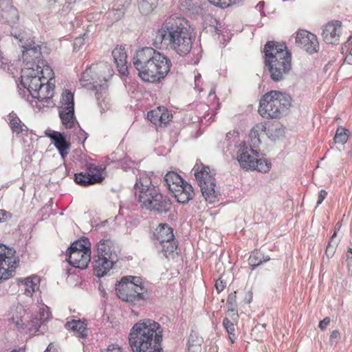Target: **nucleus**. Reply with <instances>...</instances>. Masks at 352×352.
Returning a JSON list of instances; mask_svg holds the SVG:
<instances>
[{
    "label": "nucleus",
    "instance_id": "nucleus-1",
    "mask_svg": "<svg viewBox=\"0 0 352 352\" xmlns=\"http://www.w3.org/2000/svg\"><path fill=\"white\" fill-rule=\"evenodd\" d=\"M153 44L157 48L173 50L181 56L188 54L192 38L187 21L176 16L167 18L156 32Z\"/></svg>",
    "mask_w": 352,
    "mask_h": 352
},
{
    "label": "nucleus",
    "instance_id": "nucleus-2",
    "mask_svg": "<svg viewBox=\"0 0 352 352\" xmlns=\"http://www.w3.org/2000/svg\"><path fill=\"white\" fill-rule=\"evenodd\" d=\"M133 64L138 76L146 82H157L164 79L171 67V61L152 47H142L133 56Z\"/></svg>",
    "mask_w": 352,
    "mask_h": 352
},
{
    "label": "nucleus",
    "instance_id": "nucleus-3",
    "mask_svg": "<svg viewBox=\"0 0 352 352\" xmlns=\"http://www.w3.org/2000/svg\"><path fill=\"white\" fill-rule=\"evenodd\" d=\"M44 72L52 74L49 66L43 69H35L32 67H25L21 72V83L23 88L19 86V94L22 98L30 100V97L36 99L40 102H47L54 96V85L49 83Z\"/></svg>",
    "mask_w": 352,
    "mask_h": 352
},
{
    "label": "nucleus",
    "instance_id": "nucleus-4",
    "mask_svg": "<svg viewBox=\"0 0 352 352\" xmlns=\"http://www.w3.org/2000/svg\"><path fill=\"white\" fill-rule=\"evenodd\" d=\"M162 340L160 324L150 319L135 323L129 336L133 352H162Z\"/></svg>",
    "mask_w": 352,
    "mask_h": 352
},
{
    "label": "nucleus",
    "instance_id": "nucleus-5",
    "mask_svg": "<svg viewBox=\"0 0 352 352\" xmlns=\"http://www.w3.org/2000/svg\"><path fill=\"white\" fill-rule=\"evenodd\" d=\"M135 195L142 208L159 214L166 213L171 208V201L155 186L151 177L141 173L134 186Z\"/></svg>",
    "mask_w": 352,
    "mask_h": 352
},
{
    "label": "nucleus",
    "instance_id": "nucleus-6",
    "mask_svg": "<svg viewBox=\"0 0 352 352\" xmlns=\"http://www.w3.org/2000/svg\"><path fill=\"white\" fill-rule=\"evenodd\" d=\"M113 69L106 62L91 65L81 76L80 85L88 89L96 91V97L98 105L102 111L109 108V103L105 101L107 82L113 75Z\"/></svg>",
    "mask_w": 352,
    "mask_h": 352
},
{
    "label": "nucleus",
    "instance_id": "nucleus-7",
    "mask_svg": "<svg viewBox=\"0 0 352 352\" xmlns=\"http://www.w3.org/2000/svg\"><path fill=\"white\" fill-rule=\"evenodd\" d=\"M265 65L267 67L271 78L280 81L291 69V54L284 44L268 41L263 50Z\"/></svg>",
    "mask_w": 352,
    "mask_h": 352
},
{
    "label": "nucleus",
    "instance_id": "nucleus-8",
    "mask_svg": "<svg viewBox=\"0 0 352 352\" xmlns=\"http://www.w3.org/2000/svg\"><path fill=\"white\" fill-rule=\"evenodd\" d=\"M291 102L292 98L289 94L272 90L261 98L258 113L263 118H278L287 113Z\"/></svg>",
    "mask_w": 352,
    "mask_h": 352
},
{
    "label": "nucleus",
    "instance_id": "nucleus-9",
    "mask_svg": "<svg viewBox=\"0 0 352 352\" xmlns=\"http://www.w3.org/2000/svg\"><path fill=\"white\" fill-rule=\"evenodd\" d=\"M97 254L93 262L95 275L104 276L118 261L114 243L110 239H101L96 245Z\"/></svg>",
    "mask_w": 352,
    "mask_h": 352
},
{
    "label": "nucleus",
    "instance_id": "nucleus-10",
    "mask_svg": "<svg viewBox=\"0 0 352 352\" xmlns=\"http://www.w3.org/2000/svg\"><path fill=\"white\" fill-rule=\"evenodd\" d=\"M117 296L124 301L133 305H141L145 299L146 289L138 276H123L116 287Z\"/></svg>",
    "mask_w": 352,
    "mask_h": 352
},
{
    "label": "nucleus",
    "instance_id": "nucleus-11",
    "mask_svg": "<svg viewBox=\"0 0 352 352\" xmlns=\"http://www.w3.org/2000/svg\"><path fill=\"white\" fill-rule=\"evenodd\" d=\"M258 157V152L253 148H250L245 144L240 146L237 152V160L243 169L256 170L259 172L267 173L271 168V163Z\"/></svg>",
    "mask_w": 352,
    "mask_h": 352
},
{
    "label": "nucleus",
    "instance_id": "nucleus-12",
    "mask_svg": "<svg viewBox=\"0 0 352 352\" xmlns=\"http://www.w3.org/2000/svg\"><path fill=\"white\" fill-rule=\"evenodd\" d=\"M194 170L203 196L211 203L215 201L218 193L215 190V179L210 173L209 167L197 164Z\"/></svg>",
    "mask_w": 352,
    "mask_h": 352
},
{
    "label": "nucleus",
    "instance_id": "nucleus-13",
    "mask_svg": "<svg viewBox=\"0 0 352 352\" xmlns=\"http://www.w3.org/2000/svg\"><path fill=\"white\" fill-rule=\"evenodd\" d=\"M154 236L156 244L159 243V248L166 257L174 256L177 249V243L172 228L166 223L160 224L155 230Z\"/></svg>",
    "mask_w": 352,
    "mask_h": 352
},
{
    "label": "nucleus",
    "instance_id": "nucleus-14",
    "mask_svg": "<svg viewBox=\"0 0 352 352\" xmlns=\"http://www.w3.org/2000/svg\"><path fill=\"white\" fill-rule=\"evenodd\" d=\"M18 263L15 250L0 244V281L12 276Z\"/></svg>",
    "mask_w": 352,
    "mask_h": 352
},
{
    "label": "nucleus",
    "instance_id": "nucleus-15",
    "mask_svg": "<svg viewBox=\"0 0 352 352\" xmlns=\"http://www.w3.org/2000/svg\"><path fill=\"white\" fill-rule=\"evenodd\" d=\"M62 106L59 107V116L63 125L67 129L73 128L77 123L74 116V95L71 91H66L62 96Z\"/></svg>",
    "mask_w": 352,
    "mask_h": 352
},
{
    "label": "nucleus",
    "instance_id": "nucleus-16",
    "mask_svg": "<svg viewBox=\"0 0 352 352\" xmlns=\"http://www.w3.org/2000/svg\"><path fill=\"white\" fill-rule=\"evenodd\" d=\"M23 48L22 58L26 63V67L36 66V69H42L44 65L42 58L41 45L31 41L21 45Z\"/></svg>",
    "mask_w": 352,
    "mask_h": 352
},
{
    "label": "nucleus",
    "instance_id": "nucleus-17",
    "mask_svg": "<svg viewBox=\"0 0 352 352\" xmlns=\"http://www.w3.org/2000/svg\"><path fill=\"white\" fill-rule=\"evenodd\" d=\"M296 43L309 54L315 53L319 49V43L316 36L305 30L297 32Z\"/></svg>",
    "mask_w": 352,
    "mask_h": 352
},
{
    "label": "nucleus",
    "instance_id": "nucleus-18",
    "mask_svg": "<svg viewBox=\"0 0 352 352\" xmlns=\"http://www.w3.org/2000/svg\"><path fill=\"white\" fill-rule=\"evenodd\" d=\"M342 34V22L338 20L327 23L322 28V36L327 44L337 45Z\"/></svg>",
    "mask_w": 352,
    "mask_h": 352
},
{
    "label": "nucleus",
    "instance_id": "nucleus-19",
    "mask_svg": "<svg viewBox=\"0 0 352 352\" xmlns=\"http://www.w3.org/2000/svg\"><path fill=\"white\" fill-rule=\"evenodd\" d=\"M67 256H68L67 261L72 266L84 270L87 267L91 261V250L87 252L68 251Z\"/></svg>",
    "mask_w": 352,
    "mask_h": 352
},
{
    "label": "nucleus",
    "instance_id": "nucleus-20",
    "mask_svg": "<svg viewBox=\"0 0 352 352\" xmlns=\"http://www.w3.org/2000/svg\"><path fill=\"white\" fill-rule=\"evenodd\" d=\"M89 173H79L75 174V182L82 186L95 184L102 181L103 177L100 173H94L96 170V166L94 164L87 166Z\"/></svg>",
    "mask_w": 352,
    "mask_h": 352
},
{
    "label": "nucleus",
    "instance_id": "nucleus-21",
    "mask_svg": "<svg viewBox=\"0 0 352 352\" xmlns=\"http://www.w3.org/2000/svg\"><path fill=\"white\" fill-rule=\"evenodd\" d=\"M19 19L17 10L9 0L0 1V21L3 23H13Z\"/></svg>",
    "mask_w": 352,
    "mask_h": 352
},
{
    "label": "nucleus",
    "instance_id": "nucleus-22",
    "mask_svg": "<svg viewBox=\"0 0 352 352\" xmlns=\"http://www.w3.org/2000/svg\"><path fill=\"white\" fill-rule=\"evenodd\" d=\"M148 119L156 126H166L170 120L172 116L167 109L164 107H159L154 110L149 111L147 114Z\"/></svg>",
    "mask_w": 352,
    "mask_h": 352
},
{
    "label": "nucleus",
    "instance_id": "nucleus-23",
    "mask_svg": "<svg viewBox=\"0 0 352 352\" xmlns=\"http://www.w3.org/2000/svg\"><path fill=\"white\" fill-rule=\"evenodd\" d=\"M170 192L173 194L177 201L180 204L188 203L191 199H192L194 194L192 186L185 181L183 184L179 185L177 188H173Z\"/></svg>",
    "mask_w": 352,
    "mask_h": 352
},
{
    "label": "nucleus",
    "instance_id": "nucleus-24",
    "mask_svg": "<svg viewBox=\"0 0 352 352\" xmlns=\"http://www.w3.org/2000/svg\"><path fill=\"white\" fill-rule=\"evenodd\" d=\"M112 56L117 65L118 72L122 75L128 74V66L126 62V54L124 48L116 47L112 52Z\"/></svg>",
    "mask_w": 352,
    "mask_h": 352
},
{
    "label": "nucleus",
    "instance_id": "nucleus-25",
    "mask_svg": "<svg viewBox=\"0 0 352 352\" xmlns=\"http://www.w3.org/2000/svg\"><path fill=\"white\" fill-rule=\"evenodd\" d=\"M48 136L54 141L55 147L58 150L60 155L64 157L68 154L67 150L70 147V144L66 140L63 133L54 131Z\"/></svg>",
    "mask_w": 352,
    "mask_h": 352
},
{
    "label": "nucleus",
    "instance_id": "nucleus-26",
    "mask_svg": "<svg viewBox=\"0 0 352 352\" xmlns=\"http://www.w3.org/2000/svg\"><path fill=\"white\" fill-rule=\"evenodd\" d=\"M179 7L183 12L192 15L201 14L202 10L198 0H180Z\"/></svg>",
    "mask_w": 352,
    "mask_h": 352
},
{
    "label": "nucleus",
    "instance_id": "nucleus-27",
    "mask_svg": "<svg viewBox=\"0 0 352 352\" xmlns=\"http://www.w3.org/2000/svg\"><path fill=\"white\" fill-rule=\"evenodd\" d=\"M87 324L80 320H72L65 324V327L72 331L75 334L81 338H86L87 336Z\"/></svg>",
    "mask_w": 352,
    "mask_h": 352
},
{
    "label": "nucleus",
    "instance_id": "nucleus-28",
    "mask_svg": "<svg viewBox=\"0 0 352 352\" xmlns=\"http://www.w3.org/2000/svg\"><path fill=\"white\" fill-rule=\"evenodd\" d=\"M184 180L177 173L171 171L166 174L164 177V184L170 192L173 188H177L179 185L183 184Z\"/></svg>",
    "mask_w": 352,
    "mask_h": 352
},
{
    "label": "nucleus",
    "instance_id": "nucleus-29",
    "mask_svg": "<svg viewBox=\"0 0 352 352\" xmlns=\"http://www.w3.org/2000/svg\"><path fill=\"white\" fill-rule=\"evenodd\" d=\"M270 259L269 256H265L259 250H254L251 253L248 261L251 269L253 270L256 267L261 265L263 263L268 261Z\"/></svg>",
    "mask_w": 352,
    "mask_h": 352
},
{
    "label": "nucleus",
    "instance_id": "nucleus-30",
    "mask_svg": "<svg viewBox=\"0 0 352 352\" xmlns=\"http://www.w3.org/2000/svg\"><path fill=\"white\" fill-rule=\"evenodd\" d=\"M265 126L262 123L255 125L249 134L250 139V148H256L261 144V140L259 138V133L265 131Z\"/></svg>",
    "mask_w": 352,
    "mask_h": 352
},
{
    "label": "nucleus",
    "instance_id": "nucleus-31",
    "mask_svg": "<svg viewBox=\"0 0 352 352\" xmlns=\"http://www.w3.org/2000/svg\"><path fill=\"white\" fill-rule=\"evenodd\" d=\"M8 120L13 133L19 134L27 129L26 126L22 123L19 118L14 112L8 116Z\"/></svg>",
    "mask_w": 352,
    "mask_h": 352
},
{
    "label": "nucleus",
    "instance_id": "nucleus-32",
    "mask_svg": "<svg viewBox=\"0 0 352 352\" xmlns=\"http://www.w3.org/2000/svg\"><path fill=\"white\" fill-rule=\"evenodd\" d=\"M157 6V0H138V8L141 13L147 15Z\"/></svg>",
    "mask_w": 352,
    "mask_h": 352
},
{
    "label": "nucleus",
    "instance_id": "nucleus-33",
    "mask_svg": "<svg viewBox=\"0 0 352 352\" xmlns=\"http://www.w3.org/2000/svg\"><path fill=\"white\" fill-rule=\"evenodd\" d=\"M203 339L196 333H191L188 340V352H200Z\"/></svg>",
    "mask_w": 352,
    "mask_h": 352
},
{
    "label": "nucleus",
    "instance_id": "nucleus-34",
    "mask_svg": "<svg viewBox=\"0 0 352 352\" xmlns=\"http://www.w3.org/2000/svg\"><path fill=\"white\" fill-rule=\"evenodd\" d=\"M88 250H91L90 243L87 239H82L74 242L68 251L87 252Z\"/></svg>",
    "mask_w": 352,
    "mask_h": 352
},
{
    "label": "nucleus",
    "instance_id": "nucleus-35",
    "mask_svg": "<svg viewBox=\"0 0 352 352\" xmlns=\"http://www.w3.org/2000/svg\"><path fill=\"white\" fill-rule=\"evenodd\" d=\"M347 140L348 130L341 127L338 128L334 138L335 142L337 144H344L346 142Z\"/></svg>",
    "mask_w": 352,
    "mask_h": 352
},
{
    "label": "nucleus",
    "instance_id": "nucleus-36",
    "mask_svg": "<svg viewBox=\"0 0 352 352\" xmlns=\"http://www.w3.org/2000/svg\"><path fill=\"white\" fill-rule=\"evenodd\" d=\"M223 326L226 329L231 342L234 343V340L236 338V336L234 334L235 329H234V324L228 318H225L223 320Z\"/></svg>",
    "mask_w": 352,
    "mask_h": 352
},
{
    "label": "nucleus",
    "instance_id": "nucleus-37",
    "mask_svg": "<svg viewBox=\"0 0 352 352\" xmlns=\"http://www.w3.org/2000/svg\"><path fill=\"white\" fill-rule=\"evenodd\" d=\"M336 236V232L333 233L327 246L325 254L328 257H331L333 255L338 245V241L335 239Z\"/></svg>",
    "mask_w": 352,
    "mask_h": 352
},
{
    "label": "nucleus",
    "instance_id": "nucleus-38",
    "mask_svg": "<svg viewBox=\"0 0 352 352\" xmlns=\"http://www.w3.org/2000/svg\"><path fill=\"white\" fill-rule=\"evenodd\" d=\"M36 283L32 278H28L24 280L23 286L25 287V294L27 296H32L35 290Z\"/></svg>",
    "mask_w": 352,
    "mask_h": 352
},
{
    "label": "nucleus",
    "instance_id": "nucleus-39",
    "mask_svg": "<svg viewBox=\"0 0 352 352\" xmlns=\"http://www.w3.org/2000/svg\"><path fill=\"white\" fill-rule=\"evenodd\" d=\"M10 34L22 44H24L23 41L26 38L25 33L21 29L19 30L16 27H12Z\"/></svg>",
    "mask_w": 352,
    "mask_h": 352
},
{
    "label": "nucleus",
    "instance_id": "nucleus-40",
    "mask_svg": "<svg viewBox=\"0 0 352 352\" xmlns=\"http://www.w3.org/2000/svg\"><path fill=\"white\" fill-rule=\"evenodd\" d=\"M227 302L230 305V307L228 308V313L230 315V313H232L233 315H237L236 313V295L235 293H231L229 294Z\"/></svg>",
    "mask_w": 352,
    "mask_h": 352
},
{
    "label": "nucleus",
    "instance_id": "nucleus-41",
    "mask_svg": "<svg viewBox=\"0 0 352 352\" xmlns=\"http://www.w3.org/2000/svg\"><path fill=\"white\" fill-rule=\"evenodd\" d=\"M50 316L51 314L49 311V308L45 306L41 309L38 318L41 322L44 323L50 319Z\"/></svg>",
    "mask_w": 352,
    "mask_h": 352
},
{
    "label": "nucleus",
    "instance_id": "nucleus-42",
    "mask_svg": "<svg viewBox=\"0 0 352 352\" xmlns=\"http://www.w3.org/2000/svg\"><path fill=\"white\" fill-rule=\"evenodd\" d=\"M42 324L38 317L33 318L30 322V330L34 331L35 332L38 331L40 324Z\"/></svg>",
    "mask_w": 352,
    "mask_h": 352
},
{
    "label": "nucleus",
    "instance_id": "nucleus-43",
    "mask_svg": "<svg viewBox=\"0 0 352 352\" xmlns=\"http://www.w3.org/2000/svg\"><path fill=\"white\" fill-rule=\"evenodd\" d=\"M12 214L5 210H0V222H5L10 219Z\"/></svg>",
    "mask_w": 352,
    "mask_h": 352
},
{
    "label": "nucleus",
    "instance_id": "nucleus-44",
    "mask_svg": "<svg viewBox=\"0 0 352 352\" xmlns=\"http://www.w3.org/2000/svg\"><path fill=\"white\" fill-rule=\"evenodd\" d=\"M340 338V333L337 330H334L331 332L329 337V342L331 345L336 343L338 338Z\"/></svg>",
    "mask_w": 352,
    "mask_h": 352
},
{
    "label": "nucleus",
    "instance_id": "nucleus-45",
    "mask_svg": "<svg viewBox=\"0 0 352 352\" xmlns=\"http://www.w3.org/2000/svg\"><path fill=\"white\" fill-rule=\"evenodd\" d=\"M209 2L214 6H219L220 8H227L228 7V2H226L227 1V0H208Z\"/></svg>",
    "mask_w": 352,
    "mask_h": 352
},
{
    "label": "nucleus",
    "instance_id": "nucleus-46",
    "mask_svg": "<svg viewBox=\"0 0 352 352\" xmlns=\"http://www.w3.org/2000/svg\"><path fill=\"white\" fill-rule=\"evenodd\" d=\"M85 34L83 35L82 37H77L75 38L74 42V48L75 50L80 48L82 45L85 43V38L84 36Z\"/></svg>",
    "mask_w": 352,
    "mask_h": 352
},
{
    "label": "nucleus",
    "instance_id": "nucleus-47",
    "mask_svg": "<svg viewBox=\"0 0 352 352\" xmlns=\"http://www.w3.org/2000/svg\"><path fill=\"white\" fill-rule=\"evenodd\" d=\"M101 352H123L122 349L116 344L109 345L107 349Z\"/></svg>",
    "mask_w": 352,
    "mask_h": 352
},
{
    "label": "nucleus",
    "instance_id": "nucleus-48",
    "mask_svg": "<svg viewBox=\"0 0 352 352\" xmlns=\"http://www.w3.org/2000/svg\"><path fill=\"white\" fill-rule=\"evenodd\" d=\"M215 287L218 293H220L226 287V283L221 279H218L215 283Z\"/></svg>",
    "mask_w": 352,
    "mask_h": 352
},
{
    "label": "nucleus",
    "instance_id": "nucleus-49",
    "mask_svg": "<svg viewBox=\"0 0 352 352\" xmlns=\"http://www.w3.org/2000/svg\"><path fill=\"white\" fill-rule=\"evenodd\" d=\"M71 4H72V1H67L63 6V8L60 11V14L61 15H65L66 14L69 10H71Z\"/></svg>",
    "mask_w": 352,
    "mask_h": 352
},
{
    "label": "nucleus",
    "instance_id": "nucleus-50",
    "mask_svg": "<svg viewBox=\"0 0 352 352\" xmlns=\"http://www.w3.org/2000/svg\"><path fill=\"white\" fill-rule=\"evenodd\" d=\"M327 195V192L324 190H321L319 192L318 199V201H317V205L318 206L320 205V204H322V202L323 201V200L326 197Z\"/></svg>",
    "mask_w": 352,
    "mask_h": 352
},
{
    "label": "nucleus",
    "instance_id": "nucleus-51",
    "mask_svg": "<svg viewBox=\"0 0 352 352\" xmlns=\"http://www.w3.org/2000/svg\"><path fill=\"white\" fill-rule=\"evenodd\" d=\"M330 322V318L327 317L324 318L322 320H321L319 323V327L321 329H324L326 328V327L329 324Z\"/></svg>",
    "mask_w": 352,
    "mask_h": 352
},
{
    "label": "nucleus",
    "instance_id": "nucleus-52",
    "mask_svg": "<svg viewBox=\"0 0 352 352\" xmlns=\"http://www.w3.org/2000/svg\"><path fill=\"white\" fill-rule=\"evenodd\" d=\"M266 327V324H257L254 327V328L252 329V332L255 333L256 331H261L264 330Z\"/></svg>",
    "mask_w": 352,
    "mask_h": 352
},
{
    "label": "nucleus",
    "instance_id": "nucleus-53",
    "mask_svg": "<svg viewBox=\"0 0 352 352\" xmlns=\"http://www.w3.org/2000/svg\"><path fill=\"white\" fill-rule=\"evenodd\" d=\"M344 47L350 49V54H352V36H350L344 44Z\"/></svg>",
    "mask_w": 352,
    "mask_h": 352
},
{
    "label": "nucleus",
    "instance_id": "nucleus-54",
    "mask_svg": "<svg viewBox=\"0 0 352 352\" xmlns=\"http://www.w3.org/2000/svg\"><path fill=\"white\" fill-rule=\"evenodd\" d=\"M87 133L84 131L80 130V133L78 135L79 140H82V142H84L85 141V140L87 139Z\"/></svg>",
    "mask_w": 352,
    "mask_h": 352
},
{
    "label": "nucleus",
    "instance_id": "nucleus-55",
    "mask_svg": "<svg viewBox=\"0 0 352 352\" xmlns=\"http://www.w3.org/2000/svg\"><path fill=\"white\" fill-rule=\"evenodd\" d=\"M242 1L243 0H227L226 2H228V6H230V5L238 3Z\"/></svg>",
    "mask_w": 352,
    "mask_h": 352
},
{
    "label": "nucleus",
    "instance_id": "nucleus-56",
    "mask_svg": "<svg viewBox=\"0 0 352 352\" xmlns=\"http://www.w3.org/2000/svg\"><path fill=\"white\" fill-rule=\"evenodd\" d=\"M265 2L264 1H260L256 6V8L259 10L261 11L264 7Z\"/></svg>",
    "mask_w": 352,
    "mask_h": 352
},
{
    "label": "nucleus",
    "instance_id": "nucleus-57",
    "mask_svg": "<svg viewBox=\"0 0 352 352\" xmlns=\"http://www.w3.org/2000/svg\"><path fill=\"white\" fill-rule=\"evenodd\" d=\"M345 62H346L348 64L352 65V54H349L346 56Z\"/></svg>",
    "mask_w": 352,
    "mask_h": 352
},
{
    "label": "nucleus",
    "instance_id": "nucleus-58",
    "mask_svg": "<svg viewBox=\"0 0 352 352\" xmlns=\"http://www.w3.org/2000/svg\"><path fill=\"white\" fill-rule=\"evenodd\" d=\"M347 258H352V249L351 248H349L348 252H347Z\"/></svg>",
    "mask_w": 352,
    "mask_h": 352
},
{
    "label": "nucleus",
    "instance_id": "nucleus-59",
    "mask_svg": "<svg viewBox=\"0 0 352 352\" xmlns=\"http://www.w3.org/2000/svg\"><path fill=\"white\" fill-rule=\"evenodd\" d=\"M22 324H23V321H22V320H21V319H18V320H16V325L17 327H20V326H21Z\"/></svg>",
    "mask_w": 352,
    "mask_h": 352
},
{
    "label": "nucleus",
    "instance_id": "nucleus-60",
    "mask_svg": "<svg viewBox=\"0 0 352 352\" xmlns=\"http://www.w3.org/2000/svg\"><path fill=\"white\" fill-rule=\"evenodd\" d=\"M52 347H53L52 344H50L45 352H51Z\"/></svg>",
    "mask_w": 352,
    "mask_h": 352
},
{
    "label": "nucleus",
    "instance_id": "nucleus-61",
    "mask_svg": "<svg viewBox=\"0 0 352 352\" xmlns=\"http://www.w3.org/2000/svg\"><path fill=\"white\" fill-rule=\"evenodd\" d=\"M200 78H201V75L199 74L198 75L195 76V82H197L198 80V79H199Z\"/></svg>",
    "mask_w": 352,
    "mask_h": 352
},
{
    "label": "nucleus",
    "instance_id": "nucleus-62",
    "mask_svg": "<svg viewBox=\"0 0 352 352\" xmlns=\"http://www.w3.org/2000/svg\"><path fill=\"white\" fill-rule=\"evenodd\" d=\"M340 226H341V224L340 223V222H338V223H336V229L339 230V229H340Z\"/></svg>",
    "mask_w": 352,
    "mask_h": 352
},
{
    "label": "nucleus",
    "instance_id": "nucleus-63",
    "mask_svg": "<svg viewBox=\"0 0 352 352\" xmlns=\"http://www.w3.org/2000/svg\"><path fill=\"white\" fill-rule=\"evenodd\" d=\"M50 3H55L56 0H47Z\"/></svg>",
    "mask_w": 352,
    "mask_h": 352
},
{
    "label": "nucleus",
    "instance_id": "nucleus-64",
    "mask_svg": "<svg viewBox=\"0 0 352 352\" xmlns=\"http://www.w3.org/2000/svg\"><path fill=\"white\" fill-rule=\"evenodd\" d=\"M10 352H18V351H10Z\"/></svg>",
    "mask_w": 352,
    "mask_h": 352
}]
</instances>
